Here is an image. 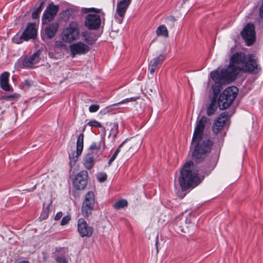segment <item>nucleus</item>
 Segmentation results:
<instances>
[{
	"mask_svg": "<svg viewBox=\"0 0 263 263\" xmlns=\"http://www.w3.org/2000/svg\"><path fill=\"white\" fill-rule=\"evenodd\" d=\"M260 70L257 64V59L253 54L248 55L242 52L232 54L230 58L229 66L222 69L220 73L218 70L211 72V78L216 83H229L234 81L240 72L257 73Z\"/></svg>",
	"mask_w": 263,
	"mask_h": 263,
	"instance_id": "obj_1",
	"label": "nucleus"
},
{
	"mask_svg": "<svg viewBox=\"0 0 263 263\" xmlns=\"http://www.w3.org/2000/svg\"><path fill=\"white\" fill-rule=\"evenodd\" d=\"M178 182L183 191L194 188L200 183L198 171L193 162H186L180 170Z\"/></svg>",
	"mask_w": 263,
	"mask_h": 263,
	"instance_id": "obj_2",
	"label": "nucleus"
},
{
	"mask_svg": "<svg viewBox=\"0 0 263 263\" xmlns=\"http://www.w3.org/2000/svg\"><path fill=\"white\" fill-rule=\"evenodd\" d=\"M238 89L235 86L227 88L220 95L218 100V105L221 110L226 109L230 107L236 97Z\"/></svg>",
	"mask_w": 263,
	"mask_h": 263,
	"instance_id": "obj_3",
	"label": "nucleus"
},
{
	"mask_svg": "<svg viewBox=\"0 0 263 263\" xmlns=\"http://www.w3.org/2000/svg\"><path fill=\"white\" fill-rule=\"evenodd\" d=\"M197 145L193 153L192 158L197 162H201L210 152L213 142L209 139L203 140L202 142H197Z\"/></svg>",
	"mask_w": 263,
	"mask_h": 263,
	"instance_id": "obj_4",
	"label": "nucleus"
},
{
	"mask_svg": "<svg viewBox=\"0 0 263 263\" xmlns=\"http://www.w3.org/2000/svg\"><path fill=\"white\" fill-rule=\"evenodd\" d=\"M79 34L78 23L77 22H71L68 26L64 29L62 33V40L65 42L70 43L76 40Z\"/></svg>",
	"mask_w": 263,
	"mask_h": 263,
	"instance_id": "obj_5",
	"label": "nucleus"
},
{
	"mask_svg": "<svg viewBox=\"0 0 263 263\" xmlns=\"http://www.w3.org/2000/svg\"><path fill=\"white\" fill-rule=\"evenodd\" d=\"M37 34V29L36 25L33 23H29L27 25L26 29L23 31L20 37H14L13 41L16 44H20L22 40L28 41L30 39H34Z\"/></svg>",
	"mask_w": 263,
	"mask_h": 263,
	"instance_id": "obj_6",
	"label": "nucleus"
},
{
	"mask_svg": "<svg viewBox=\"0 0 263 263\" xmlns=\"http://www.w3.org/2000/svg\"><path fill=\"white\" fill-rule=\"evenodd\" d=\"M247 46L252 45L256 39L255 26L253 24H247L241 32Z\"/></svg>",
	"mask_w": 263,
	"mask_h": 263,
	"instance_id": "obj_7",
	"label": "nucleus"
},
{
	"mask_svg": "<svg viewBox=\"0 0 263 263\" xmlns=\"http://www.w3.org/2000/svg\"><path fill=\"white\" fill-rule=\"evenodd\" d=\"M207 121L208 118L205 116L202 117L199 120L197 121L192 138V143L199 142V141L201 140L205 125Z\"/></svg>",
	"mask_w": 263,
	"mask_h": 263,
	"instance_id": "obj_8",
	"label": "nucleus"
},
{
	"mask_svg": "<svg viewBox=\"0 0 263 263\" xmlns=\"http://www.w3.org/2000/svg\"><path fill=\"white\" fill-rule=\"evenodd\" d=\"M88 174L86 171L79 172L73 180L74 187L78 190H84L87 186Z\"/></svg>",
	"mask_w": 263,
	"mask_h": 263,
	"instance_id": "obj_9",
	"label": "nucleus"
},
{
	"mask_svg": "<svg viewBox=\"0 0 263 263\" xmlns=\"http://www.w3.org/2000/svg\"><path fill=\"white\" fill-rule=\"evenodd\" d=\"M78 231L82 237H90L93 233V228L89 226L87 221L81 218L78 219L77 222Z\"/></svg>",
	"mask_w": 263,
	"mask_h": 263,
	"instance_id": "obj_10",
	"label": "nucleus"
},
{
	"mask_svg": "<svg viewBox=\"0 0 263 263\" xmlns=\"http://www.w3.org/2000/svg\"><path fill=\"white\" fill-rule=\"evenodd\" d=\"M230 117L228 111H224L220 114L213 124L212 130L215 135L219 134L223 129L226 121Z\"/></svg>",
	"mask_w": 263,
	"mask_h": 263,
	"instance_id": "obj_11",
	"label": "nucleus"
},
{
	"mask_svg": "<svg viewBox=\"0 0 263 263\" xmlns=\"http://www.w3.org/2000/svg\"><path fill=\"white\" fill-rule=\"evenodd\" d=\"M101 16L95 14H88L85 18L84 25L89 30H97L100 27Z\"/></svg>",
	"mask_w": 263,
	"mask_h": 263,
	"instance_id": "obj_12",
	"label": "nucleus"
},
{
	"mask_svg": "<svg viewBox=\"0 0 263 263\" xmlns=\"http://www.w3.org/2000/svg\"><path fill=\"white\" fill-rule=\"evenodd\" d=\"M59 10V6L55 5L53 3L50 4L44 11L42 21L43 24H47L53 20Z\"/></svg>",
	"mask_w": 263,
	"mask_h": 263,
	"instance_id": "obj_13",
	"label": "nucleus"
},
{
	"mask_svg": "<svg viewBox=\"0 0 263 263\" xmlns=\"http://www.w3.org/2000/svg\"><path fill=\"white\" fill-rule=\"evenodd\" d=\"M41 53L42 51L38 50L30 57L24 58L22 61V67L25 68H33L34 65L40 61Z\"/></svg>",
	"mask_w": 263,
	"mask_h": 263,
	"instance_id": "obj_14",
	"label": "nucleus"
},
{
	"mask_svg": "<svg viewBox=\"0 0 263 263\" xmlns=\"http://www.w3.org/2000/svg\"><path fill=\"white\" fill-rule=\"evenodd\" d=\"M135 142L134 141H125L118 147L121 151L123 155L126 154L131 155L134 152L136 151L138 148L140 142L136 145H134Z\"/></svg>",
	"mask_w": 263,
	"mask_h": 263,
	"instance_id": "obj_15",
	"label": "nucleus"
},
{
	"mask_svg": "<svg viewBox=\"0 0 263 263\" xmlns=\"http://www.w3.org/2000/svg\"><path fill=\"white\" fill-rule=\"evenodd\" d=\"M220 84H219V85L217 87H214L213 89V91L214 92V96L213 98L211 99V103L209 105L206 109V114L208 116H211L213 115L217 108V95L221 90V87L220 86Z\"/></svg>",
	"mask_w": 263,
	"mask_h": 263,
	"instance_id": "obj_16",
	"label": "nucleus"
},
{
	"mask_svg": "<svg viewBox=\"0 0 263 263\" xmlns=\"http://www.w3.org/2000/svg\"><path fill=\"white\" fill-rule=\"evenodd\" d=\"M83 142H84V134H81L79 135L77 141V153L74 155V153L69 155V158L71 160V162L73 161L75 163L78 158L81 155L83 149Z\"/></svg>",
	"mask_w": 263,
	"mask_h": 263,
	"instance_id": "obj_17",
	"label": "nucleus"
},
{
	"mask_svg": "<svg viewBox=\"0 0 263 263\" xmlns=\"http://www.w3.org/2000/svg\"><path fill=\"white\" fill-rule=\"evenodd\" d=\"M70 49L72 57L78 54H85L89 50V46L82 42L71 45Z\"/></svg>",
	"mask_w": 263,
	"mask_h": 263,
	"instance_id": "obj_18",
	"label": "nucleus"
},
{
	"mask_svg": "<svg viewBox=\"0 0 263 263\" xmlns=\"http://www.w3.org/2000/svg\"><path fill=\"white\" fill-rule=\"evenodd\" d=\"M105 148V141L104 139H100L99 140L93 142L89 148V152L88 153H92L93 156L94 154L100 155Z\"/></svg>",
	"mask_w": 263,
	"mask_h": 263,
	"instance_id": "obj_19",
	"label": "nucleus"
},
{
	"mask_svg": "<svg viewBox=\"0 0 263 263\" xmlns=\"http://www.w3.org/2000/svg\"><path fill=\"white\" fill-rule=\"evenodd\" d=\"M132 0H122L118 3L116 12L118 14L123 18Z\"/></svg>",
	"mask_w": 263,
	"mask_h": 263,
	"instance_id": "obj_20",
	"label": "nucleus"
},
{
	"mask_svg": "<svg viewBox=\"0 0 263 263\" xmlns=\"http://www.w3.org/2000/svg\"><path fill=\"white\" fill-rule=\"evenodd\" d=\"M9 73L4 72L0 76V85L1 88L5 91H12V88L8 84Z\"/></svg>",
	"mask_w": 263,
	"mask_h": 263,
	"instance_id": "obj_21",
	"label": "nucleus"
},
{
	"mask_svg": "<svg viewBox=\"0 0 263 263\" xmlns=\"http://www.w3.org/2000/svg\"><path fill=\"white\" fill-rule=\"evenodd\" d=\"M165 59V56L163 54H160L158 57L154 59L149 65L150 73L153 74L158 65L162 64Z\"/></svg>",
	"mask_w": 263,
	"mask_h": 263,
	"instance_id": "obj_22",
	"label": "nucleus"
},
{
	"mask_svg": "<svg viewBox=\"0 0 263 263\" xmlns=\"http://www.w3.org/2000/svg\"><path fill=\"white\" fill-rule=\"evenodd\" d=\"M94 156L92 153H88L83 158V164L88 170H91L94 166Z\"/></svg>",
	"mask_w": 263,
	"mask_h": 263,
	"instance_id": "obj_23",
	"label": "nucleus"
},
{
	"mask_svg": "<svg viewBox=\"0 0 263 263\" xmlns=\"http://www.w3.org/2000/svg\"><path fill=\"white\" fill-rule=\"evenodd\" d=\"M58 28L59 24L57 23L49 24L45 29L46 34L48 38H53L56 34Z\"/></svg>",
	"mask_w": 263,
	"mask_h": 263,
	"instance_id": "obj_24",
	"label": "nucleus"
},
{
	"mask_svg": "<svg viewBox=\"0 0 263 263\" xmlns=\"http://www.w3.org/2000/svg\"><path fill=\"white\" fill-rule=\"evenodd\" d=\"M82 203L90 205L94 207L95 204V195L92 191H89L86 194Z\"/></svg>",
	"mask_w": 263,
	"mask_h": 263,
	"instance_id": "obj_25",
	"label": "nucleus"
},
{
	"mask_svg": "<svg viewBox=\"0 0 263 263\" xmlns=\"http://www.w3.org/2000/svg\"><path fill=\"white\" fill-rule=\"evenodd\" d=\"M94 207L90 205L82 203L81 207V213L85 217L89 216L93 210Z\"/></svg>",
	"mask_w": 263,
	"mask_h": 263,
	"instance_id": "obj_26",
	"label": "nucleus"
},
{
	"mask_svg": "<svg viewBox=\"0 0 263 263\" xmlns=\"http://www.w3.org/2000/svg\"><path fill=\"white\" fill-rule=\"evenodd\" d=\"M83 38L86 42L90 45L94 44L97 40L95 35L88 32H85L83 33Z\"/></svg>",
	"mask_w": 263,
	"mask_h": 263,
	"instance_id": "obj_27",
	"label": "nucleus"
},
{
	"mask_svg": "<svg viewBox=\"0 0 263 263\" xmlns=\"http://www.w3.org/2000/svg\"><path fill=\"white\" fill-rule=\"evenodd\" d=\"M156 34L158 36H162L165 37L168 36V32L166 27L163 25L159 26L156 31Z\"/></svg>",
	"mask_w": 263,
	"mask_h": 263,
	"instance_id": "obj_28",
	"label": "nucleus"
},
{
	"mask_svg": "<svg viewBox=\"0 0 263 263\" xmlns=\"http://www.w3.org/2000/svg\"><path fill=\"white\" fill-rule=\"evenodd\" d=\"M127 205V201L125 199H121L115 203L114 207L115 209L119 210L126 207Z\"/></svg>",
	"mask_w": 263,
	"mask_h": 263,
	"instance_id": "obj_29",
	"label": "nucleus"
},
{
	"mask_svg": "<svg viewBox=\"0 0 263 263\" xmlns=\"http://www.w3.org/2000/svg\"><path fill=\"white\" fill-rule=\"evenodd\" d=\"M44 4V2H42L40 6L32 13V17L33 19H37L39 17V14L43 9V6Z\"/></svg>",
	"mask_w": 263,
	"mask_h": 263,
	"instance_id": "obj_30",
	"label": "nucleus"
},
{
	"mask_svg": "<svg viewBox=\"0 0 263 263\" xmlns=\"http://www.w3.org/2000/svg\"><path fill=\"white\" fill-rule=\"evenodd\" d=\"M83 12L84 13H88L89 12H94L96 13H101V16L102 17H103L105 15V13L103 12H102V9H96L95 8H84L83 9Z\"/></svg>",
	"mask_w": 263,
	"mask_h": 263,
	"instance_id": "obj_31",
	"label": "nucleus"
},
{
	"mask_svg": "<svg viewBox=\"0 0 263 263\" xmlns=\"http://www.w3.org/2000/svg\"><path fill=\"white\" fill-rule=\"evenodd\" d=\"M139 99V97H132V98H127V99H125L117 103L114 104L113 105L116 106V105H118L119 104L127 103L130 102H135Z\"/></svg>",
	"mask_w": 263,
	"mask_h": 263,
	"instance_id": "obj_32",
	"label": "nucleus"
},
{
	"mask_svg": "<svg viewBox=\"0 0 263 263\" xmlns=\"http://www.w3.org/2000/svg\"><path fill=\"white\" fill-rule=\"evenodd\" d=\"M118 133V125L116 123L113 124V126L110 129V136H112L113 138H115Z\"/></svg>",
	"mask_w": 263,
	"mask_h": 263,
	"instance_id": "obj_33",
	"label": "nucleus"
},
{
	"mask_svg": "<svg viewBox=\"0 0 263 263\" xmlns=\"http://www.w3.org/2000/svg\"><path fill=\"white\" fill-rule=\"evenodd\" d=\"M19 97V95L16 93H14L11 95L8 96H4L2 97V99L3 100H14L17 99Z\"/></svg>",
	"mask_w": 263,
	"mask_h": 263,
	"instance_id": "obj_34",
	"label": "nucleus"
},
{
	"mask_svg": "<svg viewBox=\"0 0 263 263\" xmlns=\"http://www.w3.org/2000/svg\"><path fill=\"white\" fill-rule=\"evenodd\" d=\"M97 177L100 182L105 181L107 179V175L105 173H100L97 175Z\"/></svg>",
	"mask_w": 263,
	"mask_h": 263,
	"instance_id": "obj_35",
	"label": "nucleus"
},
{
	"mask_svg": "<svg viewBox=\"0 0 263 263\" xmlns=\"http://www.w3.org/2000/svg\"><path fill=\"white\" fill-rule=\"evenodd\" d=\"M121 151L120 150V148L118 147L115 152L110 159H109L108 161V164L110 165L116 158L117 155H118L119 153Z\"/></svg>",
	"mask_w": 263,
	"mask_h": 263,
	"instance_id": "obj_36",
	"label": "nucleus"
},
{
	"mask_svg": "<svg viewBox=\"0 0 263 263\" xmlns=\"http://www.w3.org/2000/svg\"><path fill=\"white\" fill-rule=\"evenodd\" d=\"M87 124L91 127H102V125L101 124V123L96 120L90 121Z\"/></svg>",
	"mask_w": 263,
	"mask_h": 263,
	"instance_id": "obj_37",
	"label": "nucleus"
},
{
	"mask_svg": "<svg viewBox=\"0 0 263 263\" xmlns=\"http://www.w3.org/2000/svg\"><path fill=\"white\" fill-rule=\"evenodd\" d=\"M99 105L97 104H93L90 105L89 107V111L91 112H96L99 110Z\"/></svg>",
	"mask_w": 263,
	"mask_h": 263,
	"instance_id": "obj_38",
	"label": "nucleus"
},
{
	"mask_svg": "<svg viewBox=\"0 0 263 263\" xmlns=\"http://www.w3.org/2000/svg\"><path fill=\"white\" fill-rule=\"evenodd\" d=\"M70 216L69 215H67L63 217L61 221V224L62 226H64L70 220Z\"/></svg>",
	"mask_w": 263,
	"mask_h": 263,
	"instance_id": "obj_39",
	"label": "nucleus"
},
{
	"mask_svg": "<svg viewBox=\"0 0 263 263\" xmlns=\"http://www.w3.org/2000/svg\"><path fill=\"white\" fill-rule=\"evenodd\" d=\"M55 260L59 263H67V261L64 256H57Z\"/></svg>",
	"mask_w": 263,
	"mask_h": 263,
	"instance_id": "obj_40",
	"label": "nucleus"
},
{
	"mask_svg": "<svg viewBox=\"0 0 263 263\" xmlns=\"http://www.w3.org/2000/svg\"><path fill=\"white\" fill-rule=\"evenodd\" d=\"M259 15L260 18H263V0H262V4L259 8Z\"/></svg>",
	"mask_w": 263,
	"mask_h": 263,
	"instance_id": "obj_41",
	"label": "nucleus"
},
{
	"mask_svg": "<svg viewBox=\"0 0 263 263\" xmlns=\"http://www.w3.org/2000/svg\"><path fill=\"white\" fill-rule=\"evenodd\" d=\"M62 215H63V214L61 212H58L56 214V215L54 217V219L56 220H58L60 219L61 218V217H62Z\"/></svg>",
	"mask_w": 263,
	"mask_h": 263,
	"instance_id": "obj_42",
	"label": "nucleus"
},
{
	"mask_svg": "<svg viewBox=\"0 0 263 263\" xmlns=\"http://www.w3.org/2000/svg\"><path fill=\"white\" fill-rule=\"evenodd\" d=\"M55 45L56 47H61L64 46V44L61 41H57L55 43Z\"/></svg>",
	"mask_w": 263,
	"mask_h": 263,
	"instance_id": "obj_43",
	"label": "nucleus"
},
{
	"mask_svg": "<svg viewBox=\"0 0 263 263\" xmlns=\"http://www.w3.org/2000/svg\"><path fill=\"white\" fill-rule=\"evenodd\" d=\"M188 228H183V229H181V228L178 230V231L179 232V231H181V232H183V233H186L188 232Z\"/></svg>",
	"mask_w": 263,
	"mask_h": 263,
	"instance_id": "obj_44",
	"label": "nucleus"
},
{
	"mask_svg": "<svg viewBox=\"0 0 263 263\" xmlns=\"http://www.w3.org/2000/svg\"><path fill=\"white\" fill-rule=\"evenodd\" d=\"M25 84L29 87L31 86V84H30L29 81H28V80L25 81Z\"/></svg>",
	"mask_w": 263,
	"mask_h": 263,
	"instance_id": "obj_45",
	"label": "nucleus"
},
{
	"mask_svg": "<svg viewBox=\"0 0 263 263\" xmlns=\"http://www.w3.org/2000/svg\"><path fill=\"white\" fill-rule=\"evenodd\" d=\"M168 19L171 21L175 22L176 21L175 18L174 16H171L168 17Z\"/></svg>",
	"mask_w": 263,
	"mask_h": 263,
	"instance_id": "obj_46",
	"label": "nucleus"
},
{
	"mask_svg": "<svg viewBox=\"0 0 263 263\" xmlns=\"http://www.w3.org/2000/svg\"><path fill=\"white\" fill-rule=\"evenodd\" d=\"M36 187V185L34 186V187L32 189H30V190H27L29 192H30V191H33L34 190H35Z\"/></svg>",
	"mask_w": 263,
	"mask_h": 263,
	"instance_id": "obj_47",
	"label": "nucleus"
},
{
	"mask_svg": "<svg viewBox=\"0 0 263 263\" xmlns=\"http://www.w3.org/2000/svg\"><path fill=\"white\" fill-rule=\"evenodd\" d=\"M20 263H29V262L27 261L24 260V261H21Z\"/></svg>",
	"mask_w": 263,
	"mask_h": 263,
	"instance_id": "obj_48",
	"label": "nucleus"
}]
</instances>
